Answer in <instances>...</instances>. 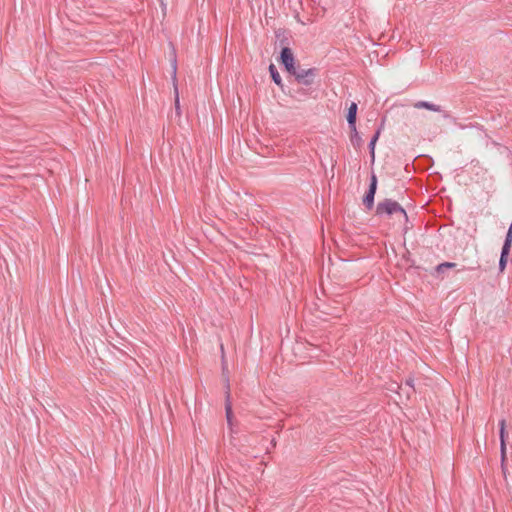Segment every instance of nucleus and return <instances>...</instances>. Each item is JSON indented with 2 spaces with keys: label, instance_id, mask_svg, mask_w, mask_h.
Segmentation results:
<instances>
[{
  "label": "nucleus",
  "instance_id": "obj_9",
  "mask_svg": "<svg viewBox=\"0 0 512 512\" xmlns=\"http://www.w3.org/2000/svg\"><path fill=\"white\" fill-rule=\"evenodd\" d=\"M414 108L416 109H427L434 112H442L441 106L427 102V101H417L414 103Z\"/></svg>",
  "mask_w": 512,
  "mask_h": 512
},
{
  "label": "nucleus",
  "instance_id": "obj_7",
  "mask_svg": "<svg viewBox=\"0 0 512 512\" xmlns=\"http://www.w3.org/2000/svg\"><path fill=\"white\" fill-rule=\"evenodd\" d=\"M225 413L226 419L229 424L232 422L233 412H232V403H231V395H230V385L227 380L226 383V396H225Z\"/></svg>",
  "mask_w": 512,
  "mask_h": 512
},
{
  "label": "nucleus",
  "instance_id": "obj_15",
  "mask_svg": "<svg viewBox=\"0 0 512 512\" xmlns=\"http://www.w3.org/2000/svg\"><path fill=\"white\" fill-rule=\"evenodd\" d=\"M379 135H380V129H378L376 131V133L374 134V136L372 137V139L370 140V143H369V149H370L372 159H374L375 144L379 138Z\"/></svg>",
  "mask_w": 512,
  "mask_h": 512
},
{
  "label": "nucleus",
  "instance_id": "obj_4",
  "mask_svg": "<svg viewBox=\"0 0 512 512\" xmlns=\"http://www.w3.org/2000/svg\"><path fill=\"white\" fill-rule=\"evenodd\" d=\"M280 62L285 67L286 71L290 73L291 71L294 72L295 66V59L292 50L285 46L282 48L280 53Z\"/></svg>",
  "mask_w": 512,
  "mask_h": 512
},
{
  "label": "nucleus",
  "instance_id": "obj_2",
  "mask_svg": "<svg viewBox=\"0 0 512 512\" xmlns=\"http://www.w3.org/2000/svg\"><path fill=\"white\" fill-rule=\"evenodd\" d=\"M295 79V81L305 87H310L314 84L316 77L318 76L317 68L303 69L299 65L294 68V72L289 73Z\"/></svg>",
  "mask_w": 512,
  "mask_h": 512
},
{
  "label": "nucleus",
  "instance_id": "obj_18",
  "mask_svg": "<svg viewBox=\"0 0 512 512\" xmlns=\"http://www.w3.org/2000/svg\"><path fill=\"white\" fill-rule=\"evenodd\" d=\"M478 268H480V264L478 262H476L475 266L468 267L469 270H475V269H478Z\"/></svg>",
  "mask_w": 512,
  "mask_h": 512
},
{
  "label": "nucleus",
  "instance_id": "obj_3",
  "mask_svg": "<svg viewBox=\"0 0 512 512\" xmlns=\"http://www.w3.org/2000/svg\"><path fill=\"white\" fill-rule=\"evenodd\" d=\"M376 190H377V177L374 173H372L368 191L366 192V194L363 198V204L368 210H371L374 206V197H375Z\"/></svg>",
  "mask_w": 512,
  "mask_h": 512
},
{
  "label": "nucleus",
  "instance_id": "obj_13",
  "mask_svg": "<svg viewBox=\"0 0 512 512\" xmlns=\"http://www.w3.org/2000/svg\"><path fill=\"white\" fill-rule=\"evenodd\" d=\"M511 244H512V223L510 224L507 234H506V237H505V241L503 244L504 249L505 250L511 249Z\"/></svg>",
  "mask_w": 512,
  "mask_h": 512
},
{
  "label": "nucleus",
  "instance_id": "obj_12",
  "mask_svg": "<svg viewBox=\"0 0 512 512\" xmlns=\"http://www.w3.org/2000/svg\"><path fill=\"white\" fill-rule=\"evenodd\" d=\"M351 143L354 147L359 148L362 145V139L357 131V128L355 127V131H351Z\"/></svg>",
  "mask_w": 512,
  "mask_h": 512
},
{
  "label": "nucleus",
  "instance_id": "obj_16",
  "mask_svg": "<svg viewBox=\"0 0 512 512\" xmlns=\"http://www.w3.org/2000/svg\"><path fill=\"white\" fill-rule=\"evenodd\" d=\"M455 266L456 263L454 262H443L436 267V271L438 273H442L444 269L454 268Z\"/></svg>",
  "mask_w": 512,
  "mask_h": 512
},
{
  "label": "nucleus",
  "instance_id": "obj_5",
  "mask_svg": "<svg viewBox=\"0 0 512 512\" xmlns=\"http://www.w3.org/2000/svg\"><path fill=\"white\" fill-rule=\"evenodd\" d=\"M172 79H173V84H174V96H175V99H174V106H175V112H176V115L178 117H181V107H180V99H179V91H178V86H177V77H176V73H177V63H176V58L173 59V62H172Z\"/></svg>",
  "mask_w": 512,
  "mask_h": 512
},
{
  "label": "nucleus",
  "instance_id": "obj_6",
  "mask_svg": "<svg viewBox=\"0 0 512 512\" xmlns=\"http://www.w3.org/2000/svg\"><path fill=\"white\" fill-rule=\"evenodd\" d=\"M499 426H500L499 435H500L501 463H502V466H503L504 462H505V459H506V441H505V437H506V420L505 419H501L499 421Z\"/></svg>",
  "mask_w": 512,
  "mask_h": 512
},
{
  "label": "nucleus",
  "instance_id": "obj_10",
  "mask_svg": "<svg viewBox=\"0 0 512 512\" xmlns=\"http://www.w3.org/2000/svg\"><path fill=\"white\" fill-rule=\"evenodd\" d=\"M269 72H270V75H271V78L273 80V82L279 86V87H283V84H282V79L280 77V74L279 72L277 71L276 67L274 64H270L269 65Z\"/></svg>",
  "mask_w": 512,
  "mask_h": 512
},
{
  "label": "nucleus",
  "instance_id": "obj_1",
  "mask_svg": "<svg viewBox=\"0 0 512 512\" xmlns=\"http://www.w3.org/2000/svg\"><path fill=\"white\" fill-rule=\"evenodd\" d=\"M394 214L401 215L404 219H407V213L405 209L397 202L392 199H384L379 202L376 206V215L378 216H391Z\"/></svg>",
  "mask_w": 512,
  "mask_h": 512
},
{
  "label": "nucleus",
  "instance_id": "obj_17",
  "mask_svg": "<svg viewBox=\"0 0 512 512\" xmlns=\"http://www.w3.org/2000/svg\"><path fill=\"white\" fill-rule=\"evenodd\" d=\"M405 385L410 388V391H407L406 393L407 397H410L411 393H415L414 379L412 377H409L408 379H406Z\"/></svg>",
  "mask_w": 512,
  "mask_h": 512
},
{
  "label": "nucleus",
  "instance_id": "obj_14",
  "mask_svg": "<svg viewBox=\"0 0 512 512\" xmlns=\"http://www.w3.org/2000/svg\"><path fill=\"white\" fill-rule=\"evenodd\" d=\"M511 244H512V223L510 224L507 234H506V237H505V241L503 244L504 249L505 250L511 249Z\"/></svg>",
  "mask_w": 512,
  "mask_h": 512
},
{
  "label": "nucleus",
  "instance_id": "obj_20",
  "mask_svg": "<svg viewBox=\"0 0 512 512\" xmlns=\"http://www.w3.org/2000/svg\"><path fill=\"white\" fill-rule=\"evenodd\" d=\"M297 93L305 94V93H304V91H303V89H299V90L297 91Z\"/></svg>",
  "mask_w": 512,
  "mask_h": 512
},
{
  "label": "nucleus",
  "instance_id": "obj_11",
  "mask_svg": "<svg viewBox=\"0 0 512 512\" xmlns=\"http://www.w3.org/2000/svg\"><path fill=\"white\" fill-rule=\"evenodd\" d=\"M510 252V249H504V247H502V251H501V255H500V260H499V269L500 271H503L506 267V264H507V257H508V254Z\"/></svg>",
  "mask_w": 512,
  "mask_h": 512
},
{
  "label": "nucleus",
  "instance_id": "obj_8",
  "mask_svg": "<svg viewBox=\"0 0 512 512\" xmlns=\"http://www.w3.org/2000/svg\"><path fill=\"white\" fill-rule=\"evenodd\" d=\"M357 118V104L352 102L347 112V122L351 131H355Z\"/></svg>",
  "mask_w": 512,
  "mask_h": 512
},
{
  "label": "nucleus",
  "instance_id": "obj_19",
  "mask_svg": "<svg viewBox=\"0 0 512 512\" xmlns=\"http://www.w3.org/2000/svg\"><path fill=\"white\" fill-rule=\"evenodd\" d=\"M286 41H287V39H286V38L281 39V41H280V42H281V45L285 44V43H286Z\"/></svg>",
  "mask_w": 512,
  "mask_h": 512
}]
</instances>
